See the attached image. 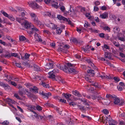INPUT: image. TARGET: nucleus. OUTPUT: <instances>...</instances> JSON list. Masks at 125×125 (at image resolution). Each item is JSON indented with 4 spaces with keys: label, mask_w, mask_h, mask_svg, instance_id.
Segmentation results:
<instances>
[{
    "label": "nucleus",
    "mask_w": 125,
    "mask_h": 125,
    "mask_svg": "<svg viewBox=\"0 0 125 125\" xmlns=\"http://www.w3.org/2000/svg\"><path fill=\"white\" fill-rule=\"evenodd\" d=\"M67 66L64 65L63 66H61L60 65L59 66H57L59 69L63 70L64 72H66L73 73L76 74L78 73V72L73 67L75 65L74 64H73L71 63H66Z\"/></svg>",
    "instance_id": "1"
},
{
    "label": "nucleus",
    "mask_w": 125,
    "mask_h": 125,
    "mask_svg": "<svg viewBox=\"0 0 125 125\" xmlns=\"http://www.w3.org/2000/svg\"><path fill=\"white\" fill-rule=\"evenodd\" d=\"M113 99L115 104L121 106L123 105L124 102L123 100H120L119 98L116 96L114 95Z\"/></svg>",
    "instance_id": "2"
},
{
    "label": "nucleus",
    "mask_w": 125,
    "mask_h": 125,
    "mask_svg": "<svg viewBox=\"0 0 125 125\" xmlns=\"http://www.w3.org/2000/svg\"><path fill=\"white\" fill-rule=\"evenodd\" d=\"M31 30H28L27 32L29 34H33V33L37 32H39V30L33 25L31 26Z\"/></svg>",
    "instance_id": "3"
},
{
    "label": "nucleus",
    "mask_w": 125,
    "mask_h": 125,
    "mask_svg": "<svg viewBox=\"0 0 125 125\" xmlns=\"http://www.w3.org/2000/svg\"><path fill=\"white\" fill-rule=\"evenodd\" d=\"M59 72V71L58 69H54L52 71L49 73L48 74L49 75V77L52 79H54L55 77V74L58 73Z\"/></svg>",
    "instance_id": "4"
},
{
    "label": "nucleus",
    "mask_w": 125,
    "mask_h": 125,
    "mask_svg": "<svg viewBox=\"0 0 125 125\" xmlns=\"http://www.w3.org/2000/svg\"><path fill=\"white\" fill-rule=\"evenodd\" d=\"M57 18L59 20H63L65 21H66L68 22V23L72 26L73 25L71 21L69 19H67L65 17L62 16L60 15H57Z\"/></svg>",
    "instance_id": "5"
},
{
    "label": "nucleus",
    "mask_w": 125,
    "mask_h": 125,
    "mask_svg": "<svg viewBox=\"0 0 125 125\" xmlns=\"http://www.w3.org/2000/svg\"><path fill=\"white\" fill-rule=\"evenodd\" d=\"M63 48L61 47H59L58 49V50L59 52H62L66 53L68 52V51L66 49L69 48V46L65 45L62 47Z\"/></svg>",
    "instance_id": "6"
},
{
    "label": "nucleus",
    "mask_w": 125,
    "mask_h": 125,
    "mask_svg": "<svg viewBox=\"0 0 125 125\" xmlns=\"http://www.w3.org/2000/svg\"><path fill=\"white\" fill-rule=\"evenodd\" d=\"M28 3L29 6L31 7L35 8H39L40 9L42 8L41 7L39 6L34 2L30 1L28 2Z\"/></svg>",
    "instance_id": "7"
},
{
    "label": "nucleus",
    "mask_w": 125,
    "mask_h": 125,
    "mask_svg": "<svg viewBox=\"0 0 125 125\" xmlns=\"http://www.w3.org/2000/svg\"><path fill=\"white\" fill-rule=\"evenodd\" d=\"M32 19L34 23L37 24L38 26L39 27H42L43 26V24H42L41 22L38 20L37 17H35Z\"/></svg>",
    "instance_id": "8"
},
{
    "label": "nucleus",
    "mask_w": 125,
    "mask_h": 125,
    "mask_svg": "<svg viewBox=\"0 0 125 125\" xmlns=\"http://www.w3.org/2000/svg\"><path fill=\"white\" fill-rule=\"evenodd\" d=\"M33 113L34 114V115L32 116L31 118L32 120H34L35 119L34 117L36 118L37 119H39V118L42 119L43 118V116H41L35 112H33Z\"/></svg>",
    "instance_id": "9"
},
{
    "label": "nucleus",
    "mask_w": 125,
    "mask_h": 125,
    "mask_svg": "<svg viewBox=\"0 0 125 125\" xmlns=\"http://www.w3.org/2000/svg\"><path fill=\"white\" fill-rule=\"evenodd\" d=\"M6 102L8 103L9 105L11 106L13 108H14V107L11 104H14L15 103V102L13 100H11V99L8 98L6 99Z\"/></svg>",
    "instance_id": "10"
},
{
    "label": "nucleus",
    "mask_w": 125,
    "mask_h": 125,
    "mask_svg": "<svg viewBox=\"0 0 125 125\" xmlns=\"http://www.w3.org/2000/svg\"><path fill=\"white\" fill-rule=\"evenodd\" d=\"M24 25L26 28H29L31 27V26L32 25L31 22H29L27 20H24Z\"/></svg>",
    "instance_id": "11"
},
{
    "label": "nucleus",
    "mask_w": 125,
    "mask_h": 125,
    "mask_svg": "<svg viewBox=\"0 0 125 125\" xmlns=\"http://www.w3.org/2000/svg\"><path fill=\"white\" fill-rule=\"evenodd\" d=\"M40 94L42 95L44 98H46L48 99L49 96L51 95V94L49 92L48 93H46L42 91L40 93Z\"/></svg>",
    "instance_id": "12"
},
{
    "label": "nucleus",
    "mask_w": 125,
    "mask_h": 125,
    "mask_svg": "<svg viewBox=\"0 0 125 125\" xmlns=\"http://www.w3.org/2000/svg\"><path fill=\"white\" fill-rule=\"evenodd\" d=\"M40 94L42 95L44 98H46L48 99L49 96L51 95V94L49 92L48 93H46L42 91L40 93Z\"/></svg>",
    "instance_id": "13"
},
{
    "label": "nucleus",
    "mask_w": 125,
    "mask_h": 125,
    "mask_svg": "<svg viewBox=\"0 0 125 125\" xmlns=\"http://www.w3.org/2000/svg\"><path fill=\"white\" fill-rule=\"evenodd\" d=\"M46 25L47 27L53 29H55L56 28L57 26L52 22L47 23Z\"/></svg>",
    "instance_id": "14"
},
{
    "label": "nucleus",
    "mask_w": 125,
    "mask_h": 125,
    "mask_svg": "<svg viewBox=\"0 0 125 125\" xmlns=\"http://www.w3.org/2000/svg\"><path fill=\"white\" fill-rule=\"evenodd\" d=\"M27 107V109H28L30 110L31 111L33 112V110H35L36 109V107L33 105H26Z\"/></svg>",
    "instance_id": "15"
},
{
    "label": "nucleus",
    "mask_w": 125,
    "mask_h": 125,
    "mask_svg": "<svg viewBox=\"0 0 125 125\" xmlns=\"http://www.w3.org/2000/svg\"><path fill=\"white\" fill-rule=\"evenodd\" d=\"M99 17L100 18L102 19H105L107 18L108 17V13L105 12L104 13L100 14L99 15Z\"/></svg>",
    "instance_id": "16"
},
{
    "label": "nucleus",
    "mask_w": 125,
    "mask_h": 125,
    "mask_svg": "<svg viewBox=\"0 0 125 125\" xmlns=\"http://www.w3.org/2000/svg\"><path fill=\"white\" fill-rule=\"evenodd\" d=\"M53 64L52 63H47L45 65V68L47 70L50 69H52L53 68Z\"/></svg>",
    "instance_id": "17"
},
{
    "label": "nucleus",
    "mask_w": 125,
    "mask_h": 125,
    "mask_svg": "<svg viewBox=\"0 0 125 125\" xmlns=\"http://www.w3.org/2000/svg\"><path fill=\"white\" fill-rule=\"evenodd\" d=\"M26 89L24 88H21L20 89L19 93L21 96H22L26 93Z\"/></svg>",
    "instance_id": "18"
},
{
    "label": "nucleus",
    "mask_w": 125,
    "mask_h": 125,
    "mask_svg": "<svg viewBox=\"0 0 125 125\" xmlns=\"http://www.w3.org/2000/svg\"><path fill=\"white\" fill-rule=\"evenodd\" d=\"M5 77L6 78V79H5L4 80L9 83H10L11 80L12 79L11 76L10 75H8L7 74H5Z\"/></svg>",
    "instance_id": "19"
},
{
    "label": "nucleus",
    "mask_w": 125,
    "mask_h": 125,
    "mask_svg": "<svg viewBox=\"0 0 125 125\" xmlns=\"http://www.w3.org/2000/svg\"><path fill=\"white\" fill-rule=\"evenodd\" d=\"M0 86L3 87L5 89H7L9 87V86L7 84H5L3 82H1L0 81Z\"/></svg>",
    "instance_id": "20"
},
{
    "label": "nucleus",
    "mask_w": 125,
    "mask_h": 125,
    "mask_svg": "<svg viewBox=\"0 0 125 125\" xmlns=\"http://www.w3.org/2000/svg\"><path fill=\"white\" fill-rule=\"evenodd\" d=\"M64 15L66 16L67 14L71 16H73L74 14V13L73 11H72L71 10H69L67 12H66V13H64Z\"/></svg>",
    "instance_id": "21"
},
{
    "label": "nucleus",
    "mask_w": 125,
    "mask_h": 125,
    "mask_svg": "<svg viewBox=\"0 0 125 125\" xmlns=\"http://www.w3.org/2000/svg\"><path fill=\"white\" fill-rule=\"evenodd\" d=\"M74 100L75 101H76L78 100H79L84 103H86L87 102L86 100L83 98H79L75 97L74 98Z\"/></svg>",
    "instance_id": "22"
},
{
    "label": "nucleus",
    "mask_w": 125,
    "mask_h": 125,
    "mask_svg": "<svg viewBox=\"0 0 125 125\" xmlns=\"http://www.w3.org/2000/svg\"><path fill=\"white\" fill-rule=\"evenodd\" d=\"M34 37L37 41L39 42H41L42 41V39H41V37L38 34L35 33L34 35Z\"/></svg>",
    "instance_id": "23"
},
{
    "label": "nucleus",
    "mask_w": 125,
    "mask_h": 125,
    "mask_svg": "<svg viewBox=\"0 0 125 125\" xmlns=\"http://www.w3.org/2000/svg\"><path fill=\"white\" fill-rule=\"evenodd\" d=\"M42 14L44 16L47 15L49 17L51 16L52 15L51 12L48 11L42 12Z\"/></svg>",
    "instance_id": "24"
},
{
    "label": "nucleus",
    "mask_w": 125,
    "mask_h": 125,
    "mask_svg": "<svg viewBox=\"0 0 125 125\" xmlns=\"http://www.w3.org/2000/svg\"><path fill=\"white\" fill-rule=\"evenodd\" d=\"M25 19L26 18L25 17H23L22 18L17 17H16V20L19 23H21L23 21V20Z\"/></svg>",
    "instance_id": "25"
},
{
    "label": "nucleus",
    "mask_w": 125,
    "mask_h": 125,
    "mask_svg": "<svg viewBox=\"0 0 125 125\" xmlns=\"http://www.w3.org/2000/svg\"><path fill=\"white\" fill-rule=\"evenodd\" d=\"M64 94V97L66 98L68 102H69V101H71V99L69 98L71 96V94Z\"/></svg>",
    "instance_id": "26"
},
{
    "label": "nucleus",
    "mask_w": 125,
    "mask_h": 125,
    "mask_svg": "<svg viewBox=\"0 0 125 125\" xmlns=\"http://www.w3.org/2000/svg\"><path fill=\"white\" fill-rule=\"evenodd\" d=\"M72 93L73 94L76 96L78 97H81V94L79 93V92L76 90L73 91Z\"/></svg>",
    "instance_id": "27"
},
{
    "label": "nucleus",
    "mask_w": 125,
    "mask_h": 125,
    "mask_svg": "<svg viewBox=\"0 0 125 125\" xmlns=\"http://www.w3.org/2000/svg\"><path fill=\"white\" fill-rule=\"evenodd\" d=\"M103 75H101L99 76L101 77L102 79L104 78H107V79H111V78L110 76H107L104 73H102Z\"/></svg>",
    "instance_id": "28"
},
{
    "label": "nucleus",
    "mask_w": 125,
    "mask_h": 125,
    "mask_svg": "<svg viewBox=\"0 0 125 125\" xmlns=\"http://www.w3.org/2000/svg\"><path fill=\"white\" fill-rule=\"evenodd\" d=\"M104 55L105 58H107L109 59H111L112 55L110 53L108 52H105Z\"/></svg>",
    "instance_id": "29"
},
{
    "label": "nucleus",
    "mask_w": 125,
    "mask_h": 125,
    "mask_svg": "<svg viewBox=\"0 0 125 125\" xmlns=\"http://www.w3.org/2000/svg\"><path fill=\"white\" fill-rule=\"evenodd\" d=\"M77 106L79 109L82 111L86 110V108L84 106H82L78 104L77 105Z\"/></svg>",
    "instance_id": "30"
},
{
    "label": "nucleus",
    "mask_w": 125,
    "mask_h": 125,
    "mask_svg": "<svg viewBox=\"0 0 125 125\" xmlns=\"http://www.w3.org/2000/svg\"><path fill=\"white\" fill-rule=\"evenodd\" d=\"M30 89L33 92H34L35 93L38 92V89L36 87L33 86L32 88H30Z\"/></svg>",
    "instance_id": "31"
},
{
    "label": "nucleus",
    "mask_w": 125,
    "mask_h": 125,
    "mask_svg": "<svg viewBox=\"0 0 125 125\" xmlns=\"http://www.w3.org/2000/svg\"><path fill=\"white\" fill-rule=\"evenodd\" d=\"M30 56V54L27 53H25L24 57L21 56V59L23 60H25L28 59Z\"/></svg>",
    "instance_id": "32"
},
{
    "label": "nucleus",
    "mask_w": 125,
    "mask_h": 125,
    "mask_svg": "<svg viewBox=\"0 0 125 125\" xmlns=\"http://www.w3.org/2000/svg\"><path fill=\"white\" fill-rule=\"evenodd\" d=\"M34 70L35 71H39L41 70V69L40 67L36 65H34Z\"/></svg>",
    "instance_id": "33"
},
{
    "label": "nucleus",
    "mask_w": 125,
    "mask_h": 125,
    "mask_svg": "<svg viewBox=\"0 0 125 125\" xmlns=\"http://www.w3.org/2000/svg\"><path fill=\"white\" fill-rule=\"evenodd\" d=\"M20 13H21V15H18V16H20V17L23 18L24 17V16L25 15L26 12L25 11L23 10H21V11Z\"/></svg>",
    "instance_id": "34"
},
{
    "label": "nucleus",
    "mask_w": 125,
    "mask_h": 125,
    "mask_svg": "<svg viewBox=\"0 0 125 125\" xmlns=\"http://www.w3.org/2000/svg\"><path fill=\"white\" fill-rule=\"evenodd\" d=\"M120 31V29L118 26L115 27L113 29V31L115 33H118Z\"/></svg>",
    "instance_id": "35"
},
{
    "label": "nucleus",
    "mask_w": 125,
    "mask_h": 125,
    "mask_svg": "<svg viewBox=\"0 0 125 125\" xmlns=\"http://www.w3.org/2000/svg\"><path fill=\"white\" fill-rule=\"evenodd\" d=\"M87 62L89 64L91 65L94 69H95L96 67L94 66V64L90 60L88 59L87 60Z\"/></svg>",
    "instance_id": "36"
},
{
    "label": "nucleus",
    "mask_w": 125,
    "mask_h": 125,
    "mask_svg": "<svg viewBox=\"0 0 125 125\" xmlns=\"http://www.w3.org/2000/svg\"><path fill=\"white\" fill-rule=\"evenodd\" d=\"M19 40L21 41H22L26 40V41H28V40L27 39H26V38L23 36H21L20 37Z\"/></svg>",
    "instance_id": "37"
},
{
    "label": "nucleus",
    "mask_w": 125,
    "mask_h": 125,
    "mask_svg": "<svg viewBox=\"0 0 125 125\" xmlns=\"http://www.w3.org/2000/svg\"><path fill=\"white\" fill-rule=\"evenodd\" d=\"M41 84L44 87L46 88H49L50 87L49 85L47 84H46L45 83L42 82Z\"/></svg>",
    "instance_id": "38"
},
{
    "label": "nucleus",
    "mask_w": 125,
    "mask_h": 125,
    "mask_svg": "<svg viewBox=\"0 0 125 125\" xmlns=\"http://www.w3.org/2000/svg\"><path fill=\"white\" fill-rule=\"evenodd\" d=\"M109 125H115L117 123V122L114 120H112L110 122H109Z\"/></svg>",
    "instance_id": "39"
},
{
    "label": "nucleus",
    "mask_w": 125,
    "mask_h": 125,
    "mask_svg": "<svg viewBox=\"0 0 125 125\" xmlns=\"http://www.w3.org/2000/svg\"><path fill=\"white\" fill-rule=\"evenodd\" d=\"M45 3L47 4H48L49 3H52L54 2V1L52 0H44Z\"/></svg>",
    "instance_id": "40"
},
{
    "label": "nucleus",
    "mask_w": 125,
    "mask_h": 125,
    "mask_svg": "<svg viewBox=\"0 0 125 125\" xmlns=\"http://www.w3.org/2000/svg\"><path fill=\"white\" fill-rule=\"evenodd\" d=\"M62 31V30L60 28H56V32L57 34H60Z\"/></svg>",
    "instance_id": "41"
},
{
    "label": "nucleus",
    "mask_w": 125,
    "mask_h": 125,
    "mask_svg": "<svg viewBox=\"0 0 125 125\" xmlns=\"http://www.w3.org/2000/svg\"><path fill=\"white\" fill-rule=\"evenodd\" d=\"M69 102V104L70 105L72 106H74L75 105H77V103H75L73 102H72L71 101V100L70 101H69V102Z\"/></svg>",
    "instance_id": "42"
},
{
    "label": "nucleus",
    "mask_w": 125,
    "mask_h": 125,
    "mask_svg": "<svg viewBox=\"0 0 125 125\" xmlns=\"http://www.w3.org/2000/svg\"><path fill=\"white\" fill-rule=\"evenodd\" d=\"M103 49L104 50V49L109 50L110 47L107 45L106 44H104L103 46H102Z\"/></svg>",
    "instance_id": "43"
},
{
    "label": "nucleus",
    "mask_w": 125,
    "mask_h": 125,
    "mask_svg": "<svg viewBox=\"0 0 125 125\" xmlns=\"http://www.w3.org/2000/svg\"><path fill=\"white\" fill-rule=\"evenodd\" d=\"M51 3L52 5V6L54 8H55L56 9H57L58 8V4L57 2H55V1L54 2V3Z\"/></svg>",
    "instance_id": "44"
},
{
    "label": "nucleus",
    "mask_w": 125,
    "mask_h": 125,
    "mask_svg": "<svg viewBox=\"0 0 125 125\" xmlns=\"http://www.w3.org/2000/svg\"><path fill=\"white\" fill-rule=\"evenodd\" d=\"M25 94L28 96L30 97H32L33 96V95L31 93L29 92L28 91L26 90Z\"/></svg>",
    "instance_id": "45"
},
{
    "label": "nucleus",
    "mask_w": 125,
    "mask_h": 125,
    "mask_svg": "<svg viewBox=\"0 0 125 125\" xmlns=\"http://www.w3.org/2000/svg\"><path fill=\"white\" fill-rule=\"evenodd\" d=\"M8 18L10 20L14 21L15 20V18L12 15H9Z\"/></svg>",
    "instance_id": "46"
},
{
    "label": "nucleus",
    "mask_w": 125,
    "mask_h": 125,
    "mask_svg": "<svg viewBox=\"0 0 125 125\" xmlns=\"http://www.w3.org/2000/svg\"><path fill=\"white\" fill-rule=\"evenodd\" d=\"M11 56H14L15 57H17L18 58L20 59V57L19 55L18 56V54L17 53H11Z\"/></svg>",
    "instance_id": "47"
},
{
    "label": "nucleus",
    "mask_w": 125,
    "mask_h": 125,
    "mask_svg": "<svg viewBox=\"0 0 125 125\" xmlns=\"http://www.w3.org/2000/svg\"><path fill=\"white\" fill-rule=\"evenodd\" d=\"M87 72L88 73H90L92 75H94V71L92 70H87Z\"/></svg>",
    "instance_id": "48"
},
{
    "label": "nucleus",
    "mask_w": 125,
    "mask_h": 125,
    "mask_svg": "<svg viewBox=\"0 0 125 125\" xmlns=\"http://www.w3.org/2000/svg\"><path fill=\"white\" fill-rule=\"evenodd\" d=\"M84 26L87 28L88 27L90 26L89 24L87 21H85L84 24Z\"/></svg>",
    "instance_id": "49"
},
{
    "label": "nucleus",
    "mask_w": 125,
    "mask_h": 125,
    "mask_svg": "<svg viewBox=\"0 0 125 125\" xmlns=\"http://www.w3.org/2000/svg\"><path fill=\"white\" fill-rule=\"evenodd\" d=\"M103 29L105 31L107 30L108 31H110V28L108 26H106L104 27L103 28Z\"/></svg>",
    "instance_id": "50"
},
{
    "label": "nucleus",
    "mask_w": 125,
    "mask_h": 125,
    "mask_svg": "<svg viewBox=\"0 0 125 125\" xmlns=\"http://www.w3.org/2000/svg\"><path fill=\"white\" fill-rule=\"evenodd\" d=\"M85 79L87 81H89L90 83L91 82V80L90 77L88 76H85Z\"/></svg>",
    "instance_id": "51"
},
{
    "label": "nucleus",
    "mask_w": 125,
    "mask_h": 125,
    "mask_svg": "<svg viewBox=\"0 0 125 125\" xmlns=\"http://www.w3.org/2000/svg\"><path fill=\"white\" fill-rule=\"evenodd\" d=\"M92 84L93 85L95 86L96 87L100 88V86L99 85L98 83H93Z\"/></svg>",
    "instance_id": "52"
},
{
    "label": "nucleus",
    "mask_w": 125,
    "mask_h": 125,
    "mask_svg": "<svg viewBox=\"0 0 125 125\" xmlns=\"http://www.w3.org/2000/svg\"><path fill=\"white\" fill-rule=\"evenodd\" d=\"M70 41L71 42L74 43H77L78 42L76 39L74 38H71Z\"/></svg>",
    "instance_id": "53"
},
{
    "label": "nucleus",
    "mask_w": 125,
    "mask_h": 125,
    "mask_svg": "<svg viewBox=\"0 0 125 125\" xmlns=\"http://www.w3.org/2000/svg\"><path fill=\"white\" fill-rule=\"evenodd\" d=\"M29 14L32 19L36 17L35 14L34 13L31 12L29 13Z\"/></svg>",
    "instance_id": "54"
},
{
    "label": "nucleus",
    "mask_w": 125,
    "mask_h": 125,
    "mask_svg": "<svg viewBox=\"0 0 125 125\" xmlns=\"http://www.w3.org/2000/svg\"><path fill=\"white\" fill-rule=\"evenodd\" d=\"M0 43L3 45L4 46H7V44L5 42L2 41L1 40H0Z\"/></svg>",
    "instance_id": "55"
},
{
    "label": "nucleus",
    "mask_w": 125,
    "mask_h": 125,
    "mask_svg": "<svg viewBox=\"0 0 125 125\" xmlns=\"http://www.w3.org/2000/svg\"><path fill=\"white\" fill-rule=\"evenodd\" d=\"M83 29H84V28H77L76 29V31L79 33H80L82 32Z\"/></svg>",
    "instance_id": "56"
},
{
    "label": "nucleus",
    "mask_w": 125,
    "mask_h": 125,
    "mask_svg": "<svg viewBox=\"0 0 125 125\" xmlns=\"http://www.w3.org/2000/svg\"><path fill=\"white\" fill-rule=\"evenodd\" d=\"M114 95L112 96L110 94H107L106 95V98H108L109 99H113V97H114Z\"/></svg>",
    "instance_id": "57"
},
{
    "label": "nucleus",
    "mask_w": 125,
    "mask_h": 125,
    "mask_svg": "<svg viewBox=\"0 0 125 125\" xmlns=\"http://www.w3.org/2000/svg\"><path fill=\"white\" fill-rule=\"evenodd\" d=\"M123 32L124 33V37H118V39L119 40L122 41H124L125 40V36H124V31Z\"/></svg>",
    "instance_id": "58"
},
{
    "label": "nucleus",
    "mask_w": 125,
    "mask_h": 125,
    "mask_svg": "<svg viewBox=\"0 0 125 125\" xmlns=\"http://www.w3.org/2000/svg\"><path fill=\"white\" fill-rule=\"evenodd\" d=\"M1 13L2 14L4 15L7 18L9 16V15H8V14L6 13V12L5 11H1Z\"/></svg>",
    "instance_id": "59"
},
{
    "label": "nucleus",
    "mask_w": 125,
    "mask_h": 125,
    "mask_svg": "<svg viewBox=\"0 0 125 125\" xmlns=\"http://www.w3.org/2000/svg\"><path fill=\"white\" fill-rule=\"evenodd\" d=\"M106 119L107 121L110 122L112 120V118L110 116H108L106 117Z\"/></svg>",
    "instance_id": "60"
},
{
    "label": "nucleus",
    "mask_w": 125,
    "mask_h": 125,
    "mask_svg": "<svg viewBox=\"0 0 125 125\" xmlns=\"http://www.w3.org/2000/svg\"><path fill=\"white\" fill-rule=\"evenodd\" d=\"M54 79L56 81H61V80L62 78L60 77L56 76L55 77Z\"/></svg>",
    "instance_id": "61"
},
{
    "label": "nucleus",
    "mask_w": 125,
    "mask_h": 125,
    "mask_svg": "<svg viewBox=\"0 0 125 125\" xmlns=\"http://www.w3.org/2000/svg\"><path fill=\"white\" fill-rule=\"evenodd\" d=\"M9 124L8 121L6 120L4 121L2 123V124L4 125H8Z\"/></svg>",
    "instance_id": "62"
},
{
    "label": "nucleus",
    "mask_w": 125,
    "mask_h": 125,
    "mask_svg": "<svg viewBox=\"0 0 125 125\" xmlns=\"http://www.w3.org/2000/svg\"><path fill=\"white\" fill-rule=\"evenodd\" d=\"M88 47H89V46H88L87 47H86L85 48H83L82 49V50L83 51L85 52H86L87 51H89V49Z\"/></svg>",
    "instance_id": "63"
},
{
    "label": "nucleus",
    "mask_w": 125,
    "mask_h": 125,
    "mask_svg": "<svg viewBox=\"0 0 125 125\" xmlns=\"http://www.w3.org/2000/svg\"><path fill=\"white\" fill-rule=\"evenodd\" d=\"M103 113L106 115L108 114L109 113L108 111L106 109H104L103 111Z\"/></svg>",
    "instance_id": "64"
}]
</instances>
